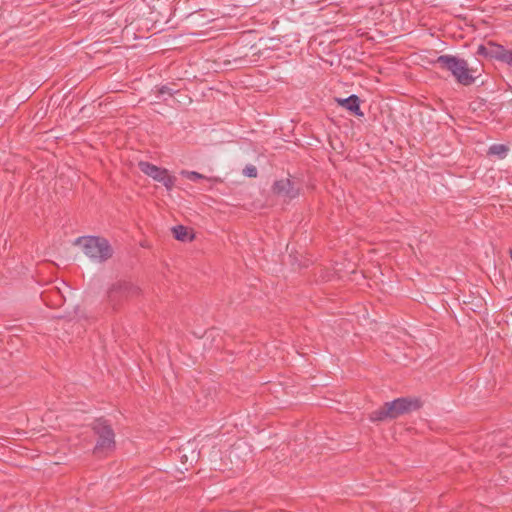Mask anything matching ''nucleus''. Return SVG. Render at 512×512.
Returning a JSON list of instances; mask_svg holds the SVG:
<instances>
[{"mask_svg": "<svg viewBox=\"0 0 512 512\" xmlns=\"http://www.w3.org/2000/svg\"><path fill=\"white\" fill-rule=\"evenodd\" d=\"M432 64L449 71L456 82L463 86H470L477 79L476 73L478 69L469 67L468 62L458 56L450 54L440 55L432 61Z\"/></svg>", "mask_w": 512, "mask_h": 512, "instance_id": "f257e3e1", "label": "nucleus"}, {"mask_svg": "<svg viewBox=\"0 0 512 512\" xmlns=\"http://www.w3.org/2000/svg\"><path fill=\"white\" fill-rule=\"evenodd\" d=\"M74 245L82 247L84 254L93 262L103 263L110 259L113 250L109 242L98 236H82L74 241Z\"/></svg>", "mask_w": 512, "mask_h": 512, "instance_id": "f03ea898", "label": "nucleus"}, {"mask_svg": "<svg viewBox=\"0 0 512 512\" xmlns=\"http://www.w3.org/2000/svg\"><path fill=\"white\" fill-rule=\"evenodd\" d=\"M94 434L97 436L93 453L97 456L107 455L115 450V433L111 425L104 418H96L92 424Z\"/></svg>", "mask_w": 512, "mask_h": 512, "instance_id": "7ed1b4c3", "label": "nucleus"}, {"mask_svg": "<svg viewBox=\"0 0 512 512\" xmlns=\"http://www.w3.org/2000/svg\"><path fill=\"white\" fill-rule=\"evenodd\" d=\"M422 406L418 398H398L391 402H386L370 416H391V414H407L417 412Z\"/></svg>", "mask_w": 512, "mask_h": 512, "instance_id": "20e7f679", "label": "nucleus"}, {"mask_svg": "<svg viewBox=\"0 0 512 512\" xmlns=\"http://www.w3.org/2000/svg\"><path fill=\"white\" fill-rule=\"evenodd\" d=\"M140 288L128 280H119L112 285L108 291L109 301L116 305L124 299H129L137 296Z\"/></svg>", "mask_w": 512, "mask_h": 512, "instance_id": "39448f33", "label": "nucleus"}, {"mask_svg": "<svg viewBox=\"0 0 512 512\" xmlns=\"http://www.w3.org/2000/svg\"><path fill=\"white\" fill-rule=\"evenodd\" d=\"M138 167L142 173L151 177L153 180L162 183L167 190H172L175 184V177L169 175L165 168L158 167L147 161H140Z\"/></svg>", "mask_w": 512, "mask_h": 512, "instance_id": "423d86ee", "label": "nucleus"}, {"mask_svg": "<svg viewBox=\"0 0 512 512\" xmlns=\"http://www.w3.org/2000/svg\"><path fill=\"white\" fill-rule=\"evenodd\" d=\"M273 191L284 199L292 200L296 198L300 193V186L295 181L286 178L275 181L273 185Z\"/></svg>", "mask_w": 512, "mask_h": 512, "instance_id": "0eeeda50", "label": "nucleus"}, {"mask_svg": "<svg viewBox=\"0 0 512 512\" xmlns=\"http://www.w3.org/2000/svg\"><path fill=\"white\" fill-rule=\"evenodd\" d=\"M336 102L339 106L345 108L358 117H362L364 115L360 109V99L355 94H352L347 98H337Z\"/></svg>", "mask_w": 512, "mask_h": 512, "instance_id": "6e6552de", "label": "nucleus"}, {"mask_svg": "<svg viewBox=\"0 0 512 512\" xmlns=\"http://www.w3.org/2000/svg\"><path fill=\"white\" fill-rule=\"evenodd\" d=\"M500 47V44L493 42H489L487 46L479 45L477 48V54L495 59V55L498 54Z\"/></svg>", "mask_w": 512, "mask_h": 512, "instance_id": "1a4fd4ad", "label": "nucleus"}, {"mask_svg": "<svg viewBox=\"0 0 512 512\" xmlns=\"http://www.w3.org/2000/svg\"><path fill=\"white\" fill-rule=\"evenodd\" d=\"M508 151V147L504 144H493L489 147L488 155L504 159L507 156Z\"/></svg>", "mask_w": 512, "mask_h": 512, "instance_id": "9d476101", "label": "nucleus"}, {"mask_svg": "<svg viewBox=\"0 0 512 512\" xmlns=\"http://www.w3.org/2000/svg\"><path fill=\"white\" fill-rule=\"evenodd\" d=\"M495 59L512 67V49H506L501 45L498 54L495 55Z\"/></svg>", "mask_w": 512, "mask_h": 512, "instance_id": "9b49d317", "label": "nucleus"}, {"mask_svg": "<svg viewBox=\"0 0 512 512\" xmlns=\"http://www.w3.org/2000/svg\"><path fill=\"white\" fill-rule=\"evenodd\" d=\"M172 233L179 241L185 242L193 239V236H189L187 228L183 225L174 226L172 228Z\"/></svg>", "mask_w": 512, "mask_h": 512, "instance_id": "f8f14e48", "label": "nucleus"}, {"mask_svg": "<svg viewBox=\"0 0 512 512\" xmlns=\"http://www.w3.org/2000/svg\"><path fill=\"white\" fill-rule=\"evenodd\" d=\"M181 174L191 181L206 179V177L196 171H182Z\"/></svg>", "mask_w": 512, "mask_h": 512, "instance_id": "ddd939ff", "label": "nucleus"}, {"mask_svg": "<svg viewBox=\"0 0 512 512\" xmlns=\"http://www.w3.org/2000/svg\"><path fill=\"white\" fill-rule=\"evenodd\" d=\"M164 95H168L171 97L173 95L172 89L169 88L168 86H161L160 88H158L157 96L160 97V96H164Z\"/></svg>", "mask_w": 512, "mask_h": 512, "instance_id": "4468645a", "label": "nucleus"}, {"mask_svg": "<svg viewBox=\"0 0 512 512\" xmlns=\"http://www.w3.org/2000/svg\"><path fill=\"white\" fill-rule=\"evenodd\" d=\"M244 174L248 177H256L257 176V169L255 166L250 165L246 166L244 169Z\"/></svg>", "mask_w": 512, "mask_h": 512, "instance_id": "2eb2a0df", "label": "nucleus"}, {"mask_svg": "<svg viewBox=\"0 0 512 512\" xmlns=\"http://www.w3.org/2000/svg\"><path fill=\"white\" fill-rule=\"evenodd\" d=\"M180 459H181V462H182V463H186V462L188 461V457H187V455H185V454L181 455V456H180Z\"/></svg>", "mask_w": 512, "mask_h": 512, "instance_id": "dca6fc26", "label": "nucleus"}, {"mask_svg": "<svg viewBox=\"0 0 512 512\" xmlns=\"http://www.w3.org/2000/svg\"><path fill=\"white\" fill-rule=\"evenodd\" d=\"M240 448V445H234L231 453H235Z\"/></svg>", "mask_w": 512, "mask_h": 512, "instance_id": "f3484780", "label": "nucleus"}, {"mask_svg": "<svg viewBox=\"0 0 512 512\" xmlns=\"http://www.w3.org/2000/svg\"><path fill=\"white\" fill-rule=\"evenodd\" d=\"M372 421H377V420H383L384 418H378V417H375V418H370Z\"/></svg>", "mask_w": 512, "mask_h": 512, "instance_id": "a211bd4d", "label": "nucleus"}, {"mask_svg": "<svg viewBox=\"0 0 512 512\" xmlns=\"http://www.w3.org/2000/svg\"><path fill=\"white\" fill-rule=\"evenodd\" d=\"M194 454H195V451H192V459L191 460L195 459Z\"/></svg>", "mask_w": 512, "mask_h": 512, "instance_id": "6ab92c4d", "label": "nucleus"}]
</instances>
